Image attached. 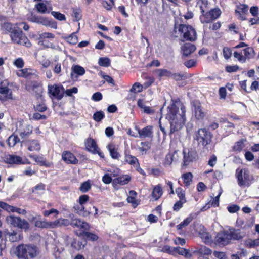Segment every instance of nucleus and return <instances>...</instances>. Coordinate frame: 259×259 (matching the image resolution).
Listing matches in <instances>:
<instances>
[{
	"mask_svg": "<svg viewBox=\"0 0 259 259\" xmlns=\"http://www.w3.org/2000/svg\"><path fill=\"white\" fill-rule=\"evenodd\" d=\"M183 164L184 166L188 165L190 163L192 162L195 160L197 157V154L195 150L192 149L189 150L188 152L186 153L185 151H183Z\"/></svg>",
	"mask_w": 259,
	"mask_h": 259,
	"instance_id": "obj_14",
	"label": "nucleus"
},
{
	"mask_svg": "<svg viewBox=\"0 0 259 259\" xmlns=\"http://www.w3.org/2000/svg\"><path fill=\"white\" fill-rule=\"evenodd\" d=\"M5 161L6 163L10 164L21 165L25 163L23 161L22 157L13 154H8L6 156Z\"/></svg>",
	"mask_w": 259,
	"mask_h": 259,
	"instance_id": "obj_19",
	"label": "nucleus"
},
{
	"mask_svg": "<svg viewBox=\"0 0 259 259\" xmlns=\"http://www.w3.org/2000/svg\"><path fill=\"white\" fill-rule=\"evenodd\" d=\"M28 149L30 151H39L40 150V145L38 140H31L27 141Z\"/></svg>",
	"mask_w": 259,
	"mask_h": 259,
	"instance_id": "obj_32",
	"label": "nucleus"
},
{
	"mask_svg": "<svg viewBox=\"0 0 259 259\" xmlns=\"http://www.w3.org/2000/svg\"><path fill=\"white\" fill-rule=\"evenodd\" d=\"M239 70V67L237 65H227L225 67V71L228 73L236 72Z\"/></svg>",
	"mask_w": 259,
	"mask_h": 259,
	"instance_id": "obj_62",
	"label": "nucleus"
},
{
	"mask_svg": "<svg viewBox=\"0 0 259 259\" xmlns=\"http://www.w3.org/2000/svg\"><path fill=\"white\" fill-rule=\"evenodd\" d=\"M40 85V83H39L38 81H31L28 82L26 86V89L27 90H31L32 91H34L35 89L39 88Z\"/></svg>",
	"mask_w": 259,
	"mask_h": 259,
	"instance_id": "obj_58",
	"label": "nucleus"
},
{
	"mask_svg": "<svg viewBox=\"0 0 259 259\" xmlns=\"http://www.w3.org/2000/svg\"><path fill=\"white\" fill-rule=\"evenodd\" d=\"M247 142L246 138H242L235 142L232 147V150L237 153L241 152L245 147V143Z\"/></svg>",
	"mask_w": 259,
	"mask_h": 259,
	"instance_id": "obj_26",
	"label": "nucleus"
},
{
	"mask_svg": "<svg viewBox=\"0 0 259 259\" xmlns=\"http://www.w3.org/2000/svg\"><path fill=\"white\" fill-rule=\"evenodd\" d=\"M98 64L100 66L108 67L110 66L111 60L108 57H101L99 59Z\"/></svg>",
	"mask_w": 259,
	"mask_h": 259,
	"instance_id": "obj_54",
	"label": "nucleus"
},
{
	"mask_svg": "<svg viewBox=\"0 0 259 259\" xmlns=\"http://www.w3.org/2000/svg\"><path fill=\"white\" fill-rule=\"evenodd\" d=\"M38 252L36 246L22 244L17 247L16 253L19 258L32 259L37 255Z\"/></svg>",
	"mask_w": 259,
	"mask_h": 259,
	"instance_id": "obj_4",
	"label": "nucleus"
},
{
	"mask_svg": "<svg viewBox=\"0 0 259 259\" xmlns=\"http://www.w3.org/2000/svg\"><path fill=\"white\" fill-rule=\"evenodd\" d=\"M29 156L40 166H44L46 167H50L51 165V164L47 162L46 159L42 156L37 155H30Z\"/></svg>",
	"mask_w": 259,
	"mask_h": 259,
	"instance_id": "obj_27",
	"label": "nucleus"
},
{
	"mask_svg": "<svg viewBox=\"0 0 259 259\" xmlns=\"http://www.w3.org/2000/svg\"><path fill=\"white\" fill-rule=\"evenodd\" d=\"M84 145L88 151L94 154H98L101 158H105L104 153L98 147L96 141L93 138L91 137L87 138L84 141Z\"/></svg>",
	"mask_w": 259,
	"mask_h": 259,
	"instance_id": "obj_10",
	"label": "nucleus"
},
{
	"mask_svg": "<svg viewBox=\"0 0 259 259\" xmlns=\"http://www.w3.org/2000/svg\"><path fill=\"white\" fill-rule=\"evenodd\" d=\"M38 97L41 100V103L34 106V110L37 112H43L48 109V107L45 103L42 95H39Z\"/></svg>",
	"mask_w": 259,
	"mask_h": 259,
	"instance_id": "obj_41",
	"label": "nucleus"
},
{
	"mask_svg": "<svg viewBox=\"0 0 259 259\" xmlns=\"http://www.w3.org/2000/svg\"><path fill=\"white\" fill-rule=\"evenodd\" d=\"M193 220V217L190 214L189 217L186 218L180 224L176 226L177 230H182L183 228L187 227Z\"/></svg>",
	"mask_w": 259,
	"mask_h": 259,
	"instance_id": "obj_44",
	"label": "nucleus"
},
{
	"mask_svg": "<svg viewBox=\"0 0 259 259\" xmlns=\"http://www.w3.org/2000/svg\"><path fill=\"white\" fill-rule=\"evenodd\" d=\"M162 194L163 190L160 184H158L154 187L151 194V196L154 200H158L161 197Z\"/></svg>",
	"mask_w": 259,
	"mask_h": 259,
	"instance_id": "obj_31",
	"label": "nucleus"
},
{
	"mask_svg": "<svg viewBox=\"0 0 259 259\" xmlns=\"http://www.w3.org/2000/svg\"><path fill=\"white\" fill-rule=\"evenodd\" d=\"M171 78L176 81H179L186 79L188 78V76L186 72H172Z\"/></svg>",
	"mask_w": 259,
	"mask_h": 259,
	"instance_id": "obj_42",
	"label": "nucleus"
},
{
	"mask_svg": "<svg viewBox=\"0 0 259 259\" xmlns=\"http://www.w3.org/2000/svg\"><path fill=\"white\" fill-rule=\"evenodd\" d=\"M235 176L237 179L239 186H242L249 184L251 181L252 176L250 175L248 168H238L236 170Z\"/></svg>",
	"mask_w": 259,
	"mask_h": 259,
	"instance_id": "obj_8",
	"label": "nucleus"
},
{
	"mask_svg": "<svg viewBox=\"0 0 259 259\" xmlns=\"http://www.w3.org/2000/svg\"><path fill=\"white\" fill-rule=\"evenodd\" d=\"M70 247L73 251H79L81 249H84L86 241H82L76 238H72L70 243Z\"/></svg>",
	"mask_w": 259,
	"mask_h": 259,
	"instance_id": "obj_21",
	"label": "nucleus"
},
{
	"mask_svg": "<svg viewBox=\"0 0 259 259\" xmlns=\"http://www.w3.org/2000/svg\"><path fill=\"white\" fill-rule=\"evenodd\" d=\"M91 188V185L89 181H85L81 184L79 187L80 191L82 193L89 191Z\"/></svg>",
	"mask_w": 259,
	"mask_h": 259,
	"instance_id": "obj_57",
	"label": "nucleus"
},
{
	"mask_svg": "<svg viewBox=\"0 0 259 259\" xmlns=\"http://www.w3.org/2000/svg\"><path fill=\"white\" fill-rule=\"evenodd\" d=\"M0 207L8 212H14L15 206L0 201Z\"/></svg>",
	"mask_w": 259,
	"mask_h": 259,
	"instance_id": "obj_55",
	"label": "nucleus"
},
{
	"mask_svg": "<svg viewBox=\"0 0 259 259\" xmlns=\"http://www.w3.org/2000/svg\"><path fill=\"white\" fill-rule=\"evenodd\" d=\"M18 25V23L13 24L11 22H5L1 24V30L5 31V34H11L12 32L16 29V27Z\"/></svg>",
	"mask_w": 259,
	"mask_h": 259,
	"instance_id": "obj_30",
	"label": "nucleus"
},
{
	"mask_svg": "<svg viewBox=\"0 0 259 259\" xmlns=\"http://www.w3.org/2000/svg\"><path fill=\"white\" fill-rule=\"evenodd\" d=\"M244 53V58L245 59H250L253 57V54L254 53V50L251 47H247L243 50Z\"/></svg>",
	"mask_w": 259,
	"mask_h": 259,
	"instance_id": "obj_47",
	"label": "nucleus"
},
{
	"mask_svg": "<svg viewBox=\"0 0 259 259\" xmlns=\"http://www.w3.org/2000/svg\"><path fill=\"white\" fill-rule=\"evenodd\" d=\"M209 24V29L212 31H217L219 30L222 26V23L220 21H217L213 23L211 22Z\"/></svg>",
	"mask_w": 259,
	"mask_h": 259,
	"instance_id": "obj_64",
	"label": "nucleus"
},
{
	"mask_svg": "<svg viewBox=\"0 0 259 259\" xmlns=\"http://www.w3.org/2000/svg\"><path fill=\"white\" fill-rule=\"evenodd\" d=\"M48 93L50 97L60 100L64 95V88L61 84H50L48 86Z\"/></svg>",
	"mask_w": 259,
	"mask_h": 259,
	"instance_id": "obj_9",
	"label": "nucleus"
},
{
	"mask_svg": "<svg viewBox=\"0 0 259 259\" xmlns=\"http://www.w3.org/2000/svg\"><path fill=\"white\" fill-rule=\"evenodd\" d=\"M129 194L130 196H128L126 199L127 202L129 203H131L134 208H136L139 204L138 200L136 199L137 193L134 190H130Z\"/></svg>",
	"mask_w": 259,
	"mask_h": 259,
	"instance_id": "obj_33",
	"label": "nucleus"
},
{
	"mask_svg": "<svg viewBox=\"0 0 259 259\" xmlns=\"http://www.w3.org/2000/svg\"><path fill=\"white\" fill-rule=\"evenodd\" d=\"M105 117V113L102 110L95 112L93 116V119L97 122H101Z\"/></svg>",
	"mask_w": 259,
	"mask_h": 259,
	"instance_id": "obj_50",
	"label": "nucleus"
},
{
	"mask_svg": "<svg viewBox=\"0 0 259 259\" xmlns=\"http://www.w3.org/2000/svg\"><path fill=\"white\" fill-rule=\"evenodd\" d=\"M51 15L56 19L59 21L66 20V17L64 14L61 13L59 12L52 11Z\"/></svg>",
	"mask_w": 259,
	"mask_h": 259,
	"instance_id": "obj_59",
	"label": "nucleus"
},
{
	"mask_svg": "<svg viewBox=\"0 0 259 259\" xmlns=\"http://www.w3.org/2000/svg\"><path fill=\"white\" fill-rule=\"evenodd\" d=\"M6 235L9 236V240L11 242H15L19 240V237H17V233L15 231H13L12 232L7 233Z\"/></svg>",
	"mask_w": 259,
	"mask_h": 259,
	"instance_id": "obj_60",
	"label": "nucleus"
},
{
	"mask_svg": "<svg viewBox=\"0 0 259 259\" xmlns=\"http://www.w3.org/2000/svg\"><path fill=\"white\" fill-rule=\"evenodd\" d=\"M35 7L39 13L45 14L47 12V5L44 3H38L35 5Z\"/></svg>",
	"mask_w": 259,
	"mask_h": 259,
	"instance_id": "obj_56",
	"label": "nucleus"
},
{
	"mask_svg": "<svg viewBox=\"0 0 259 259\" xmlns=\"http://www.w3.org/2000/svg\"><path fill=\"white\" fill-rule=\"evenodd\" d=\"M107 148L108 150L110 155L112 159L117 160L119 159L121 155L119 152L118 148L116 147L115 145L113 143H110L107 146Z\"/></svg>",
	"mask_w": 259,
	"mask_h": 259,
	"instance_id": "obj_23",
	"label": "nucleus"
},
{
	"mask_svg": "<svg viewBox=\"0 0 259 259\" xmlns=\"http://www.w3.org/2000/svg\"><path fill=\"white\" fill-rule=\"evenodd\" d=\"M38 24H42L47 27H50L53 29H57V22L53 20H50L48 18L40 16Z\"/></svg>",
	"mask_w": 259,
	"mask_h": 259,
	"instance_id": "obj_28",
	"label": "nucleus"
},
{
	"mask_svg": "<svg viewBox=\"0 0 259 259\" xmlns=\"http://www.w3.org/2000/svg\"><path fill=\"white\" fill-rule=\"evenodd\" d=\"M19 141L20 139L18 136L13 134L8 138V144L11 147H13Z\"/></svg>",
	"mask_w": 259,
	"mask_h": 259,
	"instance_id": "obj_53",
	"label": "nucleus"
},
{
	"mask_svg": "<svg viewBox=\"0 0 259 259\" xmlns=\"http://www.w3.org/2000/svg\"><path fill=\"white\" fill-rule=\"evenodd\" d=\"M178 150H174V151H169L168 153L166 155L163 164L164 166L170 165L174 159H176L175 155L177 154Z\"/></svg>",
	"mask_w": 259,
	"mask_h": 259,
	"instance_id": "obj_35",
	"label": "nucleus"
},
{
	"mask_svg": "<svg viewBox=\"0 0 259 259\" xmlns=\"http://www.w3.org/2000/svg\"><path fill=\"white\" fill-rule=\"evenodd\" d=\"M71 69L72 71L71 72L70 75L72 78H73L74 74H76L78 76H82L84 74L85 72L84 68L78 65H73Z\"/></svg>",
	"mask_w": 259,
	"mask_h": 259,
	"instance_id": "obj_37",
	"label": "nucleus"
},
{
	"mask_svg": "<svg viewBox=\"0 0 259 259\" xmlns=\"http://www.w3.org/2000/svg\"><path fill=\"white\" fill-rule=\"evenodd\" d=\"M200 5V10L201 15L200 16V20L202 24H208L213 22L214 21L220 18L222 14L221 9L218 8H214L209 10H206L207 7V0H198L197 4Z\"/></svg>",
	"mask_w": 259,
	"mask_h": 259,
	"instance_id": "obj_2",
	"label": "nucleus"
},
{
	"mask_svg": "<svg viewBox=\"0 0 259 259\" xmlns=\"http://www.w3.org/2000/svg\"><path fill=\"white\" fill-rule=\"evenodd\" d=\"M186 112V107L180 98L171 99L166 114V119L170 123L169 135L180 130L185 125Z\"/></svg>",
	"mask_w": 259,
	"mask_h": 259,
	"instance_id": "obj_1",
	"label": "nucleus"
},
{
	"mask_svg": "<svg viewBox=\"0 0 259 259\" xmlns=\"http://www.w3.org/2000/svg\"><path fill=\"white\" fill-rule=\"evenodd\" d=\"M193 253L194 254L198 255L200 256L202 255H209L212 253L211 250L205 246H201L197 247L193 251Z\"/></svg>",
	"mask_w": 259,
	"mask_h": 259,
	"instance_id": "obj_29",
	"label": "nucleus"
},
{
	"mask_svg": "<svg viewBox=\"0 0 259 259\" xmlns=\"http://www.w3.org/2000/svg\"><path fill=\"white\" fill-rule=\"evenodd\" d=\"M141 147H139V150L142 155L145 154L151 148V143L148 141H144L141 142Z\"/></svg>",
	"mask_w": 259,
	"mask_h": 259,
	"instance_id": "obj_45",
	"label": "nucleus"
},
{
	"mask_svg": "<svg viewBox=\"0 0 259 259\" xmlns=\"http://www.w3.org/2000/svg\"><path fill=\"white\" fill-rule=\"evenodd\" d=\"M158 73V77L162 78L163 77H171L172 72L166 69H158L156 70Z\"/></svg>",
	"mask_w": 259,
	"mask_h": 259,
	"instance_id": "obj_48",
	"label": "nucleus"
},
{
	"mask_svg": "<svg viewBox=\"0 0 259 259\" xmlns=\"http://www.w3.org/2000/svg\"><path fill=\"white\" fill-rule=\"evenodd\" d=\"M9 35L11 41L14 44L23 45L27 48H30L32 46L27 37L23 32L22 29L18 27V25Z\"/></svg>",
	"mask_w": 259,
	"mask_h": 259,
	"instance_id": "obj_7",
	"label": "nucleus"
},
{
	"mask_svg": "<svg viewBox=\"0 0 259 259\" xmlns=\"http://www.w3.org/2000/svg\"><path fill=\"white\" fill-rule=\"evenodd\" d=\"M176 193L179 198V200L187 202L185 197V192L181 187H178L176 189Z\"/></svg>",
	"mask_w": 259,
	"mask_h": 259,
	"instance_id": "obj_52",
	"label": "nucleus"
},
{
	"mask_svg": "<svg viewBox=\"0 0 259 259\" xmlns=\"http://www.w3.org/2000/svg\"><path fill=\"white\" fill-rule=\"evenodd\" d=\"M212 134L205 128H200L196 132L194 140L197 141L198 145L203 149L208 150V146L212 143Z\"/></svg>",
	"mask_w": 259,
	"mask_h": 259,
	"instance_id": "obj_5",
	"label": "nucleus"
},
{
	"mask_svg": "<svg viewBox=\"0 0 259 259\" xmlns=\"http://www.w3.org/2000/svg\"><path fill=\"white\" fill-rule=\"evenodd\" d=\"M32 126L26 125L23 129L19 130V133L21 138L24 139L29 137L32 133Z\"/></svg>",
	"mask_w": 259,
	"mask_h": 259,
	"instance_id": "obj_36",
	"label": "nucleus"
},
{
	"mask_svg": "<svg viewBox=\"0 0 259 259\" xmlns=\"http://www.w3.org/2000/svg\"><path fill=\"white\" fill-rule=\"evenodd\" d=\"M244 246L248 248H255L259 246V238L252 239H247L244 241Z\"/></svg>",
	"mask_w": 259,
	"mask_h": 259,
	"instance_id": "obj_39",
	"label": "nucleus"
},
{
	"mask_svg": "<svg viewBox=\"0 0 259 259\" xmlns=\"http://www.w3.org/2000/svg\"><path fill=\"white\" fill-rule=\"evenodd\" d=\"M131 181V177L128 175H123L113 179L112 186L116 190H118L120 186L127 184Z\"/></svg>",
	"mask_w": 259,
	"mask_h": 259,
	"instance_id": "obj_13",
	"label": "nucleus"
},
{
	"mask_svg": "<svg viewBox=\"0 0 259 259\" xmlns=\"http://www.w3.org/2000/svg\"><path fill=\"white\" fill-rule=\"evenodd\" d=\"M74 211L76 214L80 215L83 212V215H89L91 212L88 210L85 209V206L82 204L77 202L73 207Z\"/></svg>",
	"mask_w": 259,
	"mask_h": 259,
	"instance_id": "obj_34",
	"label": "nucleus"
},
{
	"mask_svg": "<svg viewBox=\"0 0 259 259\" xmlns=\"http://www.w3.org/2000/svg\"><path fill=\"white\" fill-rule=\"evenodd\" d=\"M35 227L40 228H53V223L51 222H46L41 220H37L34 222Z\"/></svg>",
	"mask_w": 259,
	"mask_h": 259,
	"instance_id": "obj_38",
	"label": "nucleus"
},
{
	"mask_svg": "<svg viewBox=\"0 0 259 259\" xmlns=\"http://www.w3.org/2000/svg\"><path fill=\"white\" fill-rule=\"evenodd\" d=\"M64 39L66 42L69 43L71 45H75L78 42V37L75 32L72 33L70 35L65 37Z\"/></svg>",
	"mask_w": 259,
	"mask_h": 259,
	"instance_id": "obj_49",
	"label": "nucleus"
},
{
	"mask_svg": "<svg viewBox=\"0 0 259 259\" xmlns=\"http://www.w3.org/2000/svg\"><path fill=\"white\" fill-rule=\"evenodd\" d=\"M193 108L194 115L198 120H202L205 116V113L203 111L201 104L199 100H195L191 102Z\"/></svg>",
	"mask_w": 259,
	"mask_h": 259,
	"instance_id": "obj_12",
	"label": "nucleus"
},
{
	"mask_svg": "<svg viewBox=\"0 0 259 259\" xmlns=\"http://www.w3.org/2000/svg\"><path fill=\"white\" fill-rule=\"evenodd\" d=\"M13 99L12 92L7 86L0 87V101L4 102Z\"/></svg>",
	"mask_w": 259,
	"mask_h": 259,
	"instance_id": "obj_18",
	"label": "nucleus"
},
{
	"mask_svg": "<svg viewBox=\"0 0 259 259\" xmlns=\"http://www.w3.org/2000/svg\"><path fill=\"white\" fill-rule=\"evenodd\" d=\"M90 197L88 195H82L79 196V199L77 200V202L82 204L85 206V205L89 201Z\"/></svg>",
	"mask_w": 259,
	"mask_h": 259,
	"instance_id": "obj_63",
	"label": "nucleus"
},
{
	"mask_svg": "<svg viewBox=\"0 0 259 259\" xmlns=\"http://www.w3.org/2000/svg\"><path fill=\"white\" fill-rule=\"evenodd\" d=\"M62 159L68 164H77L78 160L73 153L69 151H64L62 153Z\"/></svg>",
	"mask_w": 259,
	"mask_h": 259,
	"instance_id": "obj_15",
	"label": "nucleus"
},
{
	"mask_svg": "<svg viewBox=\"0 0 259 259\" xmlns=\"http://www.w3.org/2000/svg\"><path fill=\"white\" fill-rule=\"evenodd\" d=\"M140 138H150L153 137V126L152 125H147L142 129H140L136 127Z\"/></svg>",
	"mask_w": 259,
	"mask_h": 259,
	"instance_id": "obj_16",
	"label": "nucleus"
},
{
	"mask_svg": "<svg viewBox=\"0 0 259 259\" xmlns=\"http://www.w3.org/2000/svg\"><path fill=\"white\" fill-rule=\"evenodd\" d=\"M237 9L235 10V15L238 16V19L240 20H245V15L248 13V6L246 4H240L236 6Z\"/></svg>",
	"mask_w": 259,
	"mask_h": 259,
	"instance_id": "obj_17",
	"label": "nucleus"
},
{
	"mask_svg": "<svg viewBox=\"0 0 259 259\" xmlns=\"http://www.w3.org/2000/svg\"><path fill=\"white\" fill-rule=\"evenodd\" d=\"M124 164H128L134 166L139 162V160L136 157L131 154V151L128 148L124 150Z\"/></svg>",
	"mask_w": 259,
	"mask_h": 259,
	"instance_id": "obj_20",
	"label": "nucleus"
},
{
	"mask_svg": "<svg viewBox=\"0 0 259 259\" xmlns=\"http://www.w3.org/2000/svg\"><path fill=\"white\" fill-rule=\"evenodd\" d=\"M181 49L183 55L188 56L196 50V47L195 45L186 42L181 46Z\"/></svg>",
	"mask_w": 259,
	"mask_h": 259,
	"instance_id": "obj_22",
	"label": "nucleus"
},
{
	"mask_svg": "<svg viewBox=\"0 0 259 259\" xmlns=\"http://www.w3.org/2000/svg\"><path fill=\"white\" fill-rule=\"evenodd\" d=\"M40 17V16L31 13L29 15H27V19L30 22L38 23Z\"/></svg>",
	"mask_w": 259,
	"mask_h": 259,
	"instance_id": "obj_61",
	"label": "nucleus"
},
{
	"mask_svg": "<svg viewBox=\"0 0 259 259\" xmlns=\"http://www.w3.org/2000/svg\"><path fill=\"white\" fill-rule=\"evenodd\" d=\"M82 237H84L86 240L89 241L94 242L97 241L99 239L98 236L95 233L90 232L89 231H87Z\"/></svg>",
	"mask_w": 259,
	"mask_h": 259,
	"instance_id": "obj_46",
	"label": "nucleus"
},
{
	"mask_svg": "<svg viewBox=\"0 0 259 259\" xmlns=\"http://www.w3.org/2000/svg\"><path fill=\"white\" fill-rule=\"evenodd\" d=\"M91 228V225L89 223L82 220L81 223L75 231V234L79 237L83 236V234L87 231H89Z\"/></svg>",
	"mask_w": 259,
	"mask_h": 259,
	"instance_id": "obj_24",
	"label": "nucleus"
},
{
	"mask_svg": "<svg viewBox=\"0 0 259 259\" xmlns=\"http://www.w3.org/2000/svg\"><path fill=\"white\" fill-rule=\"evenodd\" d=\"M53 223V228L56 227H61L62 226H68L69 225H71V220H69L67 219H62L60 218L59 219L54 222Z\"/></svg>",
	"mask_w": 259,
	"mask_h": 259,
	"instance_id": "obj_40",
	"label": "nucleus"
},
{
	"mask_svg": "<svg viewBox=\"0 0 259 259\" xmlns=\"http://www.w3.org/2000/svg\"><path fill=\"white\" fill-rule=\"evenodd\" d=\"M33 70L31 68H24L19 70L17 72V75L20 77H23L26 79H30L33 76H37V75L33 72Z\"/></svg>",
	"mask_w": 259,
	"mask_h": 259,
	"instance_id": "obj_25",
	"label": "nucleus"
},
{
	"mask_svg": "<svg viewBox=\"0 0 259 259\" xmlns=\"http://www.w3.org/2000/svg\"><path fill=\"white\" fill-rule=\"evenodd\" d=\"M193 176L190 172H186L182 175V178L183 180L184 186L189 187L192 182Z\"/></svg>",
	"mask_w": 259,
	"mask_h": 259,
	"instance_id": "obj_43",
	"label": "nucleus"
},
{
	"mask_svg": "<svg viewBox=\"0 0 259 259\" xmlns=\"http://www.w3.org/2000/svg\"><path fill=\"white\" fill-rule=\"evenodd\" d=\"M178 29L182 41L192 42L196 40V32L192 26L185 24H179Z\"/></svg>",
	"mask_w": 259,
	"mask_h": 259,
	"instance_id": "obj_6",
	"label": "nucleus"
},
{
	"mask_svg": "<svg viewBox=\"0 0 259 259\" xmlns=\"http://www.w3.org/2000/svg\"><path fill=\"white\" fill-rule=\"evenodd\" d=\"M54 256L55 259H67V255L64 249L61 251L59 249H57L55 251Z\"/></svg>",
	"mask_w": 259,
	"mask_h": 259,
	"instance_id": "obj_51",
	"label": "nucleus"
},
{
	"mask_svg": "<svg viewBox=\"0 0 259 259\" xmlns=\"http://www.w3.org/2000/svg\"><path fill=\"white\" fill-rule=\"evenodd\" d=\"M6 220L8 224L18 228L27 230L29 228L28 222L24 219H22L20 217L10 215L7 217Z\"/></svg>",
	"mask_w": 259,
	"mask_h": 259,
	"instance_id": "obj_11",
	"label": "nucleus"
},
{
	"mask_svg": "<svg viewBox=\"0 0 259 259\" xmlns=\"http://www.w3.org/2000/svg\"><path fill=\"white\" fill-rule=\"evenodd\" d=\"M243 238L239 230L233 229V231L229 232L224 230L218 232L215 237V242L219 245H227L231 243L232 240L239 241Z\"/></svg>",
	"mask_w": 259,
	"mask_h": 259,
	"instance_id": "obj_3",
	"label": "nucleus"
}]
</instances>
